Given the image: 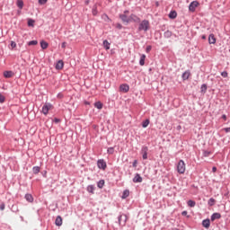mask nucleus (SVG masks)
I'll use <instances>...</instances> for the list:
<instances>
[{"label": "nucleus", "instance_id": "680f3d73", "mask_svg": "<svg viewBox=\"0 0 230 230\" xmlns=\"http://www.w3.org/2000/svg\"><path fill=\"white\" fill-rule=\"evenodd\" d=\"M20 218H21V220H24V217H20Z\"/></svg>", "mask_w": 230, "mask_h": 230}, {"label": "nucleus", "instance_id": "09e8293b", "mask_svg": "<svg viewBox=\"0 0 230 230\" xmlns=\"http://www.w3.org/2000/svg\"><path fill=\"white\" fill-rule=\"evenodd\" d=\"M11 47L17 48V43H15V41H11Z\"/></svg>", "mask_w": 230, "mask_h": 230}, {"label": "nucleus", "instance_id": "423d86ee", "mask_svg": "<svg viewBox=\"0 0 230 230\" xmlns=\"http://www.w3.org/2000/svg\"><path fill=\"white\" fill-rule=\"evenodd\" d=\"M120 93H128L130 91V86L127 84H122L119 85Z\"/></svg>", "mask_w": 230, "mask_h": 230}, {"label": "nucleus", "instance_id": "9b49d317", "mask_svg": "<svg viewBox=\"0 0 230 230\" xmlns=\"http://www.w3.org/2000/svg\"><path fill=\"white\" fill-rule=\"evenodd\" d=\"M211 226V221L209 218L204 219L202 221V226L205 227V229H208V227Z\"/></svg>", "mask_w": 230, "mask_h": 230}, {"label": "nucleus", "instance_id": "4c0bfd02", "mask_svg": "<svg viewBox=\"0 0 230 230\" xmlns=\"http://www.w3.org/2000/svg\"><path fill=\"white\" fill-rule=\"evenodd\" d=\"M107 154L112 155V154H114V147H108Z\"/></svg>", "mask_w": 230, "mask_h": 230}, {"label": "nucleus", "instance_id": "f257e3e1", "mask_svg": "<svg viewBox=\"0 0 230 230\" xmlns=\"http://www.w3.org/2000/svg\"><path fill=\"white\" fill-rule=\"evenodd\" d=\"M148 30H150V22L148 20L142 21L138 26V31H148Z\"/></svg>", "mask_w": 230, "mask_h": 230}, {"label": "nucleus", "instance_id": "cd10ccee", "mask_svg": "<svg viewBox=\"0 0 230 230\" xmlns=\"http://www.w3.org/2000/svg\"><path fill=\"white\" fill-rule=\"evenodd\" d=\"M103 47L105 49H111V43L107 40H103Z\"/></svg>", "mask_w": 230, "mask_h": 230}, {"label": "nucleus", "instance_id": "e2e57ef3", "mask_svg": "<svg viewBox=\"0 0 230 230\" xmlns=\"http://www.w3.org/2000/svg\"><path fill=\"white\" fill-rule=\"evenodd\" d=\"M201 39H206V36L203 35V36L201 37Z\"/></svg>", "mask_w": 230, "mask_h": 230}, {"label": "nucleus", "instance_id": "c85d7f7f", "mask_svg": "<svg viewBox=\"0 0 230 230\" xmlns=\"http://www.w3.org/2000/svg\"><path fill=\"white\" fill-rule=\"evenodd\" d=\"M187 204H188L189 208H195V206H196L197 203H196L194 200L190 199V200L187 202Z\"/></svg>", "mask_w": 230, "mask_h": 230}, {"label": "nucleus", "instance_id": "5701e85b", "mask_svg": "<svg viewBox=\"0 0 230 230\" xmlns=\"http://www.w3.org/2000/svg\"><path fill=\"white\" fill-rule=\"evenodd\" d=\"M24 199L27 200V202H33V196L31 194H25Z\"/></svg>", "mask_w": 230, "mask_h": 230}, {"label": "nucleus", "instance_id": "5fc2aeb1", "mask_svg": "<svg viewBox=\"0 0 230 230\" xmlns=\"http://www.w3.org/2000/svg\"><path fill=\"white\" fill-rule=\"evenodd\" d=\"M66 42H63V43L61 44V48L65 49V48H66Z\"/></svg>", "mask_w": 230, "mask_h": 230}, {"label": "nucleus", "instance_id": "052dcab7", "mask_svg": "<svg viewBox=\"0 0 230 230\" xmlns=\"http://www.w3.org/2000/svg\"><path fill=\"white\" fill-rule=\"evenodd\" d=\"M180 128H181V126H178V127H177V129L180 130Z\"/></svg>", "mask_w": 230, "mask_h": 230}, {"label": "nucleus", "instance_id": "7ed1b4c3", "mask_svg": "<svg viewBox=\"0 0 230 230\" xmlns=\"http://www.w3.org/2000/svg\"><path fill=\"white\" fill-rule=\"evenodd\" d=\"M140 154L142 155V159H144V160L148 159V146H142Z\"/></svg>", "mask_w": 230, "mask_h": 230}, {"label": "nucleus", "instance_id": "ddd939ff", "mask_svg": "<svg viewBox=\"0 0 230 230\" xmlns=\"http://www.w3.org/2000/svg\"><path fill=\"white\" fill-rule=\"evenodd\" d=\"M94 190H96V187H94V185H88L86 188L88 193H91L92 195H94Z\"/></svg>", "mask_w": 230, "mask_h": 230}, {"label": "nucleus", "instance_id": "de8ad7c7", "mask_svg": "<svg viewBox=\"0 0 230 230\" xmlns=\"http://www.w3.org/2000/svg\"><path fill=\"white\" fill-rule=\"evenodd\" d=\"M133 168H137V160H134L133 164H132Z\"/></svg>", "mask_w": 230, "mask_h": 230}, {"label": "nucleus", "instance_id": "1a4fd4ad", "mask_svg": "<svg viewBox=\"0 0 230 230\" xmlns=\"http://www.w3.org/2000/svg\"><path fill=\"white\" fill-rule=\"evenodd\" d=\"M219 218H222V215L218 212H215L211 215L210 220L215 222V220H219Z\"/></svg>", "mask_w": 230, "mask_h": 230}, {"label": "nucleus", "instance_id": "6e6552de", "mask_svg": "<svg viewBox=\"0 0 230 230\" xmlns=\"http://www.w3.org/2000/svg\"><path fill=\"white\" fill-rule=\"evenodd\" d=\"M197 6H199V2L193 1L189 5L190 12H195Z\"/></svg>", "mask_w": 230, "mask_h": 230}, {"label": "nucleus", "instance_id": "aec40b11", "mask_svg": "<svg viewBox=\"0 0 230 230\" xmlns=\"http://www.w3.org/2000/svg\"><path fill=\"white\" fill-rule=\"evenodd\" d=\"M119 18L121 19L122 22H126L127 24H128V16H127L126 14H120Z\"/></svg>", "mask_w": 230, "mask_h": 230}, {"label": "nucleus", "instance_id": "3c124183", "mask_svg": "<svg viewBox=\"0 0 230 230\" xmlns=\"http://www.w3.org/2000/svg\"><path fill=\"white\" fill-rule=\"evenodd\" d=\"M182 217H186L188 215V211L184 210L181 212Z\"/></svg>", "mask_w": 230, "mask_h": 230}, {"label": "nucleus", "instance_id": "a211bd4d", "mask_svg": "<svg viewBox=\"0 0 230 230\" xmlns=\"http://www.w3.org/2000/svg\"><path fill=\"white\" fill-rule=\"evenodd\" d=\"M48 46H49V44L47 41H45V40L40 41L41 49H48Z\"/></svg>", "mask_w": 230, "mask_h": 230}, {"label": "nucleus", "instance_id": "b1692460", "mask_svg": "<svg viewBox=\"0 0 230 230\" xmlns=\"http://www.w3.org/2000/svg\"><path fill=\"white\" fill-rule=\"evenodd\" d=\"M146 58V56L145 54H142L139 60L140 66H145V59Z\"/></svg>", "mask_w": 230, "mask_h": 230}, {"label": "nucleus", "instance_id": "4468645a", "mask_svg": "<svg viewBox=\"0 0 230 230\" xmlns=\"http://www.w3.org/2000/svg\"><path fill=\"white\" fill-rule=\"evenodd\" d=\"M55 225L58 226V227H60V226H62V217L58 216L56 217Z\"/></svg>", "mask_w": 230, "mask_h": 230}, {"label": "nucleus", "instance_id": "ea45409f", "mask_svg": "<svg viewBox=\"0 0 230 230\" xmlns=\"http://www.w3.org/2000/svg\"><path fill=\"white\" fill-rule=\"evenodd\" d=\"M211 155V151H203V157H209V155Z\"/></svg>", "mask_w": 230, "mask_h": 230}, {"label": "nucleus", "instance_id": "a18cd8bd", "mask_svg": "<svg viewBox=\"0 0 230 230\" xmlns=\"http://www.w3.org/2000/svg\"><path fill=\"white\" fill-rule=\"evenodd\" d=\"M48 3V0H39V4H46Z\"/></svg>", "mask_w": 230, "mask_h": 230}, {"label": "nucleus", "instance_id": "bb28decb", "mask_svg": "<svg viewBox=\"0 0 230 230\" xmlns=\"http://www.w3.org/2000/svg\"><path fill=\"white\" fill-rule=\"evenodd\" d=\"M148 125H150V119H146V120H144L142 122L143 128H146V127H148Z\"/></svg>", "mask_w": 230, "mask_h": 230}, {"label": "nucleus", "instance_id": "bf43d9fd", "mask_svg": "<svg viewBox=\"0 0 230 230\" xmlns=\"http://www.w3.org/2000/svg\"><path fill=\"white\" fill-rule=\"evenodd\" d=\"M84 103H85V105H89V102H85Z\"/></svg>", "mask_w": 230, "mask_h": 230}, {"label": "nucleus", "instance_id": "2f4dec72", "mask_svg": "<svg viewBox=\"0 0 230 230\" xmlns=\"http://www.w3.org/2000/svg\"><path fill=\"white\" fill-rule=\"evenodd\" d=\"M164 37H165V39H170V37H172V31H166L164 33Z\"/></svg>", "mask_w": 230, "mask_h": 230}, {"label": "nucleus", "instance_id": "58836bf2", "mask_svg": "<svg viewBox=\"0 0 230 230\" xmlns=\"http://www.w3.org/2000/svg\"><path fill=\"white\" fill-rule=\"evenodd\" d=\"M92 13L93 15H98V8L96 7V5L93 6Z\"/></svg>", "mask_w": 230, "mask_h": 230}, {"label": "nucleus", "instance_id": "473e14b6", "mask_svg": "<svg viewBox=\"0 0 230 230\" xmlns=\"http://www.w3.org/2000/svg\"><path fill=\"white\" fill-rule=\"evenodd\" d=\"M28 26H31L33 28V26H35V20L29 19L28 20Z\"/></svg>", "mask_w": 230, "mask_h": 230}, {"label": "nucleus", "instance_id": "37998d69", "mask_svg": "<svg viewBox=\"0 0 230 230\" xmlns=\"http://www.w3.org/2000/svg\"><path fill=\"white\" fill-rule=\"evenodd\" d=\"M103 17H104V20L106 21V22H111V18H109V15L104 14Z\"/></svg>", "mask_w": 230, "mask_h": 230}, {"label": "nucleus", "instance_id": "6ab92c4d", "mask_svg": "<svg viewBox=\"0 0 230 230\" xmlns=\"http://www.w3.org/2000/svg\"><path fill=\"white\" fill-rule=\"evenodd\" d=\"M16 4L20 10H22L24 7V2L22 0H17Z\"/></svg>", "mask_w": 230, "mask_h": 230}, {"label": "nucleus", "instance_id": "9d476101", "mask_svg": "<svg viewBox=\"0 0 230 230\" xmlns=\"http://www.w3.org/2000/svg\"><path fill=\"white\" fill-rule=\"evenodd\" d=\"M133 182H135V183L143 182V177H141L140 173L135 174V177L133 178Z\"/></svg>", "mask_w": 230, "mask_h": 230}, {"label": "nucleus", "instance_id": "e433bc0d", "mask_svg": "<svg viewBox=\"0 0 230 230\" xmlns=\"http://www.w3.org/2000/svg\"><path fill=\"white\" fill-rule=\"evenodd\" d=\"M216 200L213 198H210L208 201V206L212 207L215 204Z\"/></svg>", "mask_w": 230, "mask_h": 230}, {"label": "nucleus", "instance_id": "49530a36", "mask_svg": "<svg viewBox=\"0 0 230 230\" xmlns=\"http://www.w3.org/2000/svg\"><path fill=\"white\" fill-rule=\"evenodd\" d=\"M4 97L3 94L0 93V103H4Z\"/></svg>", "mask_w": 230, "mask_h": 230}, {"label": "nucleus", "instance_id": "20e7f679", "mask_svg": "<svg viewBox=\"0 0 230 230\" xmlns=\"http://www.w3.org/2000/svg\"><path fill=\"white\" fill-rule=\"evenodd\" d=\"M97 167L99 170H106L107 169V162L104 159H99L97 161Z\"/></svg>", "mask_w": 230, "mask_h": 230}, {"label": "nucleus", "instance_id": "8fccbe9b", "mask_svg": "<svg viewBox=\"0 0 230 230\" xmlns=\"http://www.w3.org/2000/svg\"><path fill=\"white\" fill-rule=\"evenodd\" d=\"M134 17H135V19H134L135 22H139V21H140L139 17H137L136 15H134Z\"/></svg>", "mask_w": 230, "mask_h": 230}, {"label": "nucleus", "instance_id": "2eb2a0df", "mask_svg": "<svg viewBox=\"0 0 230 230\" xmlns=\"http://www.w3.org/2000/svg\"><path fill=\"white\" fill-rule=\"evenodd\" d=\"M63 68H64V61L63 60L58 61V63L56 64V69L60 70Z\"/></svg>", "mask_w": 230, "mask_h": 230}, {"label": "nucleus", "instance_id": "f3484780", "mask_svg": "<svg viewBox=\"0 0 230 230\" xmlns=\"http://www.w3.org/2000/svg\"><path fill=\"white\" fill-rule=\"evenodd\" d=\"M190 75H191L190 70L185 71L181 75L182 80H188V78H190Z\"/></svg>", "mask_w": 230, "mask_h": 230}, {"label": "nucleus", "instance_id": "a878e982", "mask_svg": "<svg viewBox=\"0 0 230 230\" xmlns=\"http://www.w3.org/2000/svg\"><path fill=\"white\" fill-rule=\"evenodd\" d=\"M169 18L170 19H176L177 18V12L171 11L170 13H169Z\"/></svg>", "mask_w": 230, "mask_h": 230}, {"label": "nucleus", "instance_id": "c9c22d12", "mask_svg": "<svg viewBox=\"0 0 230 230\" xmlns=\"http://www.w3.org/2000/svg\"><path fill=\"white\" fill-rule=\"evenodd\" d=\"M51 119V121L53 122V123H56V125H58V123H60V119H58V118H51L50 119Z\"/></svg>", "mask_w": 230, "mask_h": 230}, {"label": "nucleus", "instance_id": "f8f14e48", "mask_svg": "<svg viewBox=\"0 0 230 230\" xmlns=\"http://www.w3.org/2000/svg\"><path fill=\"white\" fill-rule=\"evenodd\" d=\"M208 43L209 44H216L217 43V39L215 38V34H209Z\"/></svg>", "mask_w": 230, "mask_h": 230}, {"label": "nucleus", "instance_id": "72a5a7b5", "mask_svg": "<svg viewBox=\"0 0 230 230\" xmlns=\"http://www.w3.org/2000/svg\"><path fill=\"white\" fill-rule=\"evenodd\" d=\"M201 93H206L208 91V85L206 84H203L200 87Z\"/></svg>", "mask_w": 230, "mask_h": 230}, {"label": "nucleus", "instance_id": "7c9ffc66", "mask_svg": "<svg viewBox=\"0 0 230 230\" xmlns=\"http://www.w3.org/2000/svg\"><path fill=\"white\" fill-rule=\"evenodd\" d=\"M32 172L35 175L40 172V166H34L32 167Z\"/></svg>", "mask_w": 230, "mask_h": 230}, {"label": "nucleus", "instance_id": "0eeeda50", "mask_svg": "<svg viewBox=\"0 0 230 230\" xmlns=\"http://www.w3.org/2000/svg\"><path fill=\"white\" fill-rule=\"evenodd\" d=\"M51 107H53L51 103H45L42 107V113L46 116V114L49 112V109H51Z\"/></svg>", "mask_w": 230, "mask_h": 230}, {"label": "nucleus", "instance_id": "c756f323", "mask_svg": "<svg viewBox=\"0 0 230 230\" xmlns=\"http://www.w3.org/2000/svg\"><path fill=\"white\" fill-rule=\"evenodd\" d=\"M11 211H13V213H19V207L17 205H13Z\"/></svg>", "mask_w": 230, "mask_h": 230}, {"label": "nucleus", "instance_id": "13d9d810", "mask_svg": "<svg viewBox=\"0 0 230 230\" xmlns=\"http://www.w3.org/2000/svg\"><path fill=\"white\" fill-rule=\"evenodd\" d=\"M223 119L226 121V119H227V116H223Z\"/></svg>", "mask_w": 230, "mask_h": 230}, {"label": "nucleus", "instance_id": "412c9836", "mask_svg": "<svg viewBox=\"0 0 230 230\" xmlns=\"http://www.w3.org/2000/svg\"><path fill=\"white\" fill-rule=\"evenodd\" d=\"M93 105H94L95 109H99V110L103 109V103H102V102H94Z\"/></svg>", "mask_w": 230, "mask_h": 230}, {"label": "nucleus", "instance_id": "393cba45", "mask_svg": "<svg viewBox=\"0 0 230 230\" xmlns=\"http://www.w3.org/2000/svg\"><path fill=\"white\" fill-rule=\"evenodd\" d=\"M130 195V190H125L122 193L121 199H127Z\"/></svg>", "mask_w": 230, "mask_h": 230}, {"label": "nucleus", "instance_id": "c03bdc74", "mask_svg": "<svg viewBox=\"0 0 230 230\" xmlns=\"http://www.w3.org/2000/svg\"><path fill=\"white\" fill-rule=\"evenodd\" d=\"M146 51L147 53H150V51H152V46L148 45V46L146 47Z\"/></svg>", "mask_w": 230, "mask_h": 230}, {"label": "nucleus", "instance_id": "f704fd0d", "mask_svg": "<svg viewBox=\"0 0 230 230\" xmlns=\"http://www.w3.org/2000/svg\"><path fill=\"white\" fill-rule=\"evenodd\" d=\"M39 44V41L37 40H31L28 42V46H37Z\"/></svg>", "mask_w": 230, "mask_h": 230}, {"label": "nucleus", "instance_id": "4d7b16f0", "mask_svg": "<svg viewBox=\"0 0 230 230\" xmlns=\"http://www.w3.org/2000/svg\"><path fill=\"white\" fill-rule=\"evenodd\" d=\"M58 98H62V94H61V93H58Z\"/></svg>", "mask_w": 230, "mask_h": 230}, {"label": "nucleus", "instance_id": "f03ea898", "mask_svg": "<svg viewBox=\"0 0 230 230\" xmlns=\"http://www.w3.org/2000/svg\"><path fill=\"white\" fill-rule=\"evenodd\" d=\"M177 172L178 173H184L186 172V164L184 163V160H180L177 164Z\"/></svg>", "mask_w": 230, "mask_h": 230}, {"label": "nucleus", "instance_id": "dca6fc26", "mask_svg": "<svg viewBox=\"0 0 230 230\" xmlns=\"http://www.w3.org/2000/svg\"><path fill=\"white\" fill-rule=\"evenodd\" d=\"M4 78H12L13 76V72L12 71H4Z\"/></svg>", "mask_w": 230, "mask_h": 230}, {"label": "nucleus", "instance_id": "6e6d98bb", "mask_svg": "<svg viewBox=\"0 0 230 230\" xmlns=\"http://www.w3.org/2000/svg\"><path fill=\"white\" fill-rule=\"evenodd\" d=\"M17 14L21 15V9L17 11Z\"/></svg>", "mask_w": 230, "mask_h": 230}, {"label": "nucleus", "instance_id": "a19ab883", "mask_svg": "<svg viewBox=\"0 0 230 230\" xmlns=\"http://www.w3.org/2000/svg\"><path fill=\"white\" fill-rule=\"evenodd\" d=\"M221 76H223V78H227V76H228L227 71H223V72L221 73Z\"/></svg>", "mask_w": 230, "mask_h": 230}, {"label": "nucleus", "instance_id": "79ce46f5", "mask_svg": "<svg viewBox=\"0 0 230 230\" xmlns=\"http://www.w3.org/2000/svg\"><path fill=\"white\" fill-rule=\"evenodd\" d=\"M4 208H6V205H4V202L0 204V211H4Z\"/></svg>", "mask_w": 230, "mask_h": 230}, {"label": "nucleus", "instance_id": "603ef678", "mask_svg": "<svg viewBox=\"0 0 230 230\" xmlns=\"http://www.w3.org/2000/svg\"><path fill=\"white\" fill-rule=\"evenodd\" d=\"M224 130H225V132L229 133L230 132V128H225Z\"/></svg>", "mask_w": 230, "mask_h": 230}, {"label": "nucleus", "instance_id": "4be33fe9", "mask_svg": "<svg viewBox=\"0 0 230 230\" xmlns=\"http://www.w3.org/2000/svg\"><path fill=\"white\" fill-rule=\"evenodd\" d=\"M103 186H105V180H100L98 182H97V187L102 190L103 188Z\"/></svg>", "mask_w": 230, "mask_h": 230}, {"label": "nucleus", "instance_id": "39448f33", "mask_svg": "<svg viewBox=\"0 0 230 230\" xmlns=\"http://www.w3.org/2000/svg\"><path fill=\"white\" fill-rule=\"evenodd\" d=\"M118 222L119 226H125L127 224V216L123 215H119L118 217Z\"/></svg>", "mask_w": 230, "mask_h": 230}, {"label": "nucleus", "instance_id": "864d4df0", "mask_svg": "<svg viewBox=\"0 0 230 230\" xmlns=\"http://www.w3.org/2000/svg\"><path fill=\"white\" fill-rule=\"evenodd\" d=\"M212 172H213V173H215L217 172V167L216 166L212 167Z\"/></svg>", "mask_w": 230, "mask_h": 230}]
</instances>
